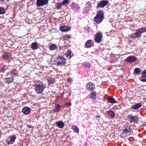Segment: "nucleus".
I'll return each instance as SVG.
<instances>
[{
    "mask_svg": "<svg viewBox=\"0 0 146 146\" xmlns=\"http://www.w3.org/2000/svg\"><path fill=\"white\" fill-rule=\"evenodd\" d=\"M108 3L109 2L108 1H101L100 3H98L97 6V7H100L103 8L108 4Z\"/></svg>",
    "mask_w": 146,
    "mask_h": 146,
    "instance_id": "obj_7",
    "label": "nucleus"
},
{
    "mask_svg": "<svg viewBox=\"0 0 146 146\" xmlns=\"http://www.w3.org/2000/svg\"><path fill=\"white\" fill-rule=\"evenodd\" d=\"M67 80L68 81L70 82L71 80V78H68L67 79Z\"/></svg>",
    "mask_w": 146,
    "mask_h": 146,
    "instance_id": "obj_41",
    "label": "nucleus"
},
{
    "mask_svg": "<svg viewBox=\"0 0 146 146\" xmlns=\"http://www.w3.org/2000/svg\"><path fill=\"white\" fill-rule=\"evenodd\" d=\"M104 18L103 12L100 10L98 11L96 16L94 17V20L97 23H100L102 22Z\"/></svg>",
    "mask_w": 146,
    "mask_h": 146,
    "instance_id": "obj_3",
    "label": "nucleus"
},
{
    "mask_svg": "<svg viewBox=\"0 0 146 146\" xmlns=\"http://www.w3.org/2000/svg\"><path fill=\"white\" fill-rule=\"evenodd\" d=\"M108 100L109 102L111 104L116 103L117 102L112 97H109L108 98Z\"/></svg>",
    "mask_w": 146,
    "mask_h": 146,
    "instance_id": "obj_18",
    "label": "nucleus"
},
{
    "mask_svg": "<svg viewBox=\"0 0 146 146\" xmlns=\"http://www.w3.org/2000/svg\"><path fill=\"white\" fill-rule=\"evenodd\" d=\"M72 128L74 131V132L77 133H78L79 131V130L78 127L76 126H73Z\"/></svg>",
    "mask_w": 146,
    "mask_h": 146,
    "instance_id": "obj_29",
    "label": "nucleus"
},
{
    "mask_svg": "<svg viewBox=\"0 0 146 146\" xmlns=\"http://www.w3.org/2000/svg\"><path fill=\"white\" fill-rule=\"evenodd\" d=\"M65 104L67 106H71V104L70 102H68L66 103Z\"/></svg>",
    "mask_w": 146,
    "mask_h": 146,
    "instance_id": "obj_39",
    "label": "nucleus"
},
{
    "mask_svg": "<svg viewBox=\"0 0 146 146\" xmlns=\"http://www.w3.org/2000/svg\"><path fill=\"white\" fill-rule=\"evenodd\" d=\"M140 80L143 82H146V70L143 71L141 74V76L140 78Z\"/></svg>",
    "mask_w": 146,
    "mask_h": 146,
    "instance_id": "obj_13",
    "label": "nucleus"
},
{
    "mask_svg": "<svg viewBox=\"0 0 146 146\" xmlns=\"http://www.w3.org/2000/svg\"><path fill=\"white\" fill-rule=\"evenodd\" d=\"M70 38V36L68 35H66L64 37V39L65 40H69V38Z\"/></svg>",
    "mask_w": 146,
    "mask_h": 146,
    "instance_id": "obj_38",
    "label": "nucleus"
},
{
    "mask_svg": "<svg viewBox=\"0 0 146 146\" xmlns=\"http://www.w3.org/2000/svg\"><path fill=\"white\" fill-rule=\"evenodd\" d=\"M70 29L69 27L67 26H65L60 28V30L62 32H67Z\"/></svg>",
    "mask_w": 146,
    "mask_h": 146,
    "instance_id": "obj_16",
    "label": "nucleus"
},
{
    "mask_svg": "<svg viewBox=\"0 0 146 146\" xmlns=\"http://www.w3.org/2000/svg\"><path fill=\"white\" fill-rule=\"evenodd\" d=\"M17 70L15 69H14L12 70H11L10 72L12 74H13L14 75H15L17 74Z\"/></svg>",
    "mask_w": 146,
    "mask_h": 146,
    "instance_id": "obj_33",
    "label": "nucleus"
},
{
    "mask_svg": "<svg viewBox=\"0 0 146 146\" xmlns=\"http://www.w3.org/2000/svg\"><path fill=\"white\" fill-rule=\"evenodd\" d=\"M108 114L112 118H114L115 116V114L114 112L112 111H107Z\"/></svg>",
    "mask_w": 146,
    "mask_h": 146,
    "instance_id": "obj_24",
    "label": "nucleus"
},
{
    "mask_svg": "<svg viewBox=\"0 0 146 146\" xmlns=\"http://www.w3.org/2000/svg\"><path fill=\"white\" fill-rule=\"evenodd\" d=\"M90 31V29H86L85 30V31H86V32H87V33H89Z\"/></svg>",
    "mask_w": 146,
    "mask_h": 146,
    "instance_id": "obj_40",
    "label": "nucleus"
},
{
    "mask_svg": "<svg viewBox=\"0 0 146 146\" xmlns=\"http://www.w3.org/2000/svg\"><path fill=\"white\" fill-rule=\"evenodd\" d=\"M62 5L61 3H57L56 6V8L58 9H59Z\"/></svg>",
    "mask_w": 146,
    "mask_h": 146,
    "instance_id": "obj_35",
    "label": "nucleus"
},
{
    "mask_svg": "<svg viewBox=\"0 0 146 146\" xmlns=\"http://www.w3.org/2000/svg\"><path fill=\"white\" fill-rule=\"evenodd\" d=\"M49 48L50 50H54L57 49V46L55 44H53L50 45Z\"/></svg>",
    "mask_w": 146,
    "mask_h": 146,
    "instance_id": "obj_23",
    "label": "nucleus"
},
{
    "mask_svg": "<svg viewBox=\"0 0 146 146\" xmlns=\"http://www.w3.org/2000/svg\"><path fill=\"white\" fill-rule=\"evenodd\" d=\"M91 40H88L85 43V46L87 48L90 47L92 46V45L91 42Z\"/></svg>",
    "mask_w": 146,
    "mask_h": 146,
    "instance_id": "obj_28",
    "label": "nucleus"
},
{
    "mask_svg": "<svg viewBox=\"0 0 146 146\" xmlns=\"http://www.w3.org/2000/svg\"><path fill=\"white\" fill-rule=\"evenodd\" d=\"M47 82L49 84H53L54 82V79L51 76H49L47 79Z\"/></svg>",
    "mask_w": 146,
    "mask_h": 146,
    "instance_id": "obj_19",
    "label": "nucleus"
},
{
    "mask_svg": "<svg viewBox=\"0 0 146 146\" xmlns=\"http://www.w3.org/2000/svg\"><path fill=\"white\" fill-rule=\"evenodd\" d=\"M146 31V27H142L137 30L136 32L132 34L131 37L133 38H136L140 37L141 34Z\"/></svg>",
    "mask_w": 146,
    "mask_h": 146,
    "instance_id": "obj_2",
    "label": "nucleus"
},
{
    "mask_svg": "<svg viewBox=\"0 0 146 146\" xmlns=\"http://www.w3.org/2000/svg\"><path fill=\"white\" fill-rule=\"evenodd\" d=\"M31 110L30 108L25 106L22 110V112L25 114H28L31 112Z\"/></svg>",
    "mask_w": 146,
    "mask_h": 146,
    "instance_id": "obj_10",
    "label": "nucleus"
},
{
    "mask_svg": "<svg viewBox=\"0 0 146 146\" xmlns=\"http://www.w3.org/2000/svg\"><path fill=\"white\" fill-rule=\"evenodd\" d=\"M142 104L140 103H138L135 104L131 106V108L134 110H136L140 108Z\"/></svg>",
    "mask_w": 146,
    "mask_h": 146,
    "instance_id": "obj_14",
    "label": "nucleus"
},
{
    "mask_svg": "<svg viewBox=\"0 0 146 146\" xmlns=\"http://www.w3.org/2000/svg\"><path fill=\"white\" fill-rule=\"evenodd\" d=\"M27 126H28V127L29 128L31 127L30 125H27Z\"/></svg>",
    "mask_w": 146,
    "mask_h": 146,
    "instance_id": "obj_43",
    "label": "nucleus"
},
{
    "mask_svg": "<svg viewBox=\"0 0 146 146\" xmlns=\"http://www.w3.org/2000/svg\"><path fill=\"white\" fill-rule=\"evenodd\" d=\"M61 106L59 104H57L55 106V108L53 109L54 112H58L59 111Z\"/></svg>",
    "mask_w": 146,
    "mask_h": 146,
    "instance_id": "obj_22",
    "label": "nucleus"
},
{
    "mask_svg": "<svg viewBox=\"0 0 146 146\" xmlns=\"http://www.w3.org/2000/svg\"><path fill=\"white\" fill-rule=\"evenodd\" d=\"M48 0H36V5L37 7H42L47 5Z\"/></svg>",
    "mask_w": 146,
    "mask_h": 146,
    "instance_id": "obj_6",
    "label": "nucleus"
},
{
    "mask_svg": "<svg viewBox=\"0 0 146 146\" xmlns=\"http://www.w3.org/2000/svg\"><path fill=\"white\" fill-rule=\"evenodd\" d=\"M6 68L5 66H4L2 68L1 70H0V73H1L3 72V73L6 70Z\"/></svg>",
    "mask_w": 146,
    "mask_h": 146,
    "instance_id": "obj_37",
    "label": "nucleus"
},
{
    "mask_svg": "<svg viewBox=\"0 0 146 146\" xmlns=\"http://www.w3.org/2000/svg\"><path fill=\"white\" fill-rule=\"evenodd\" d=\"M90 98L92 100H95L96 99V92H94L91 93Z\"/></svg>",
    "mask_w": 146,
    "mask_h": 146,
    "instance_id": "obj_26",
    "label": "nucleus"
},
{
    "mask_svg": "<svg viewBox=\"0 0 146 146\" xmlns=\"http://www.w3.org/2000/svg\"><path fill=\"white\" fill-rule=\"evenodd\" d=\"M58 60L60 59L61 60H64V61H66V59L63 57L61 56H59L57 57V58Z\"/></svg>",
    "mask_w": 146,
    "mask_h": 146,
    "instance_id": "obj_34",
    "label": "nucleus"
},
{
    "mask_svg": "<svg viewBox=\"0 0 146 146\" xmlns=\"http://www.w3.org/2000/svg\"><path fill=\"white\" fill-rule=\"evenodd\" d=\"M134 72L137 74H139L141 72V71L139 68H136L134 70Z\"/></svg>",
    "mask_w": 146,
    "mask_h": 146,
    "instance_id": "obj_31",
    "label": "nucleus"
},
{
    "mask_svg": "<svg viewBox=\"0 0 146 146\" xmlns=\"http://www.w3.org/2000/svg\"><path fill=\"white\" fill-rule=\"evenodd\" d=\"M56 64L58 66H62L65 64L66 63V61L64 60H59L55 61Z\"/></svg>",
    "mask_w": 146,
    "mask_h": 146,
    "instance_id": "obj_17",
    "label": "nucleus"
},
{
    "mask_svg": "<svg viewBox=\"0 0 146 146\" xmlns=\"http://www.w3.org/2000/svg\"><path fill=\"white\" fill-rule=\"evenodd\" d=\"M56 124L57 126L60 128H62L64 125V124L63 122L60 121H59L57 122Z\"/></svg>",
    "mask_w": 146,
    "mask_h": 146,
    "instance_id": "obj_27",
    "label": "nucleus"
},
{
    "mask_svg": "<svg viewBox=\"0 0 146 146\" xmlns=\"http://www.w3.org/2000/svg\"><path fill=\"white\" fill-rule=\"evenodd\" d=\"M132 129L129 126H127L125 127L122 132V134L124 137L127 136L131 133Z\"/></svg>",
    "mask_w": 146,
    "mask_h": 146,
    "instance_id": "obj_4",
    "label": "nucleus"
},
{
    "mask_svg": "<svg viewBox=\"0 0 146 146\" xmlns=\"http://www.w3.org/2000/svg\"><path fill=\"white\" fill-rule=\"evenodd\" d=\"M102 36V34L100 32L97 33L94 37L95 42L98 43H100L101 42Z\"/></svg>",
    "mask_w": 146,
    "mask_h": 146,
    "instance_id": "obj_5",
    "label": "nucleus"
},
{
    "mask_svg": "<svg viewBox=\"0 0 146 146\" xmlns=\"http://www.w3.org/2000/svg\"><path fill=\"white\" fill-rule=\"evenodd\" d=\"M137 58L135 56H130L128 57L126 59V61L128 62L133 63L136 61Z\"/></svg>",
    "mask_w": 146,
    "mask_h": 146,
    "instance_id": "obj_8",
    "label": "nucleus"
},
{
    "mask_svg": "<svg viewBox=\"0 0 146 146\" xmlns=\"http://www.w3.org/2000/svg\"><path fill=\"white\" fill-rule=\"evenodd\" d=\"M127 117L129 120V122L130 123H131L133 122H134L136 120V117L133 116L132 115H128Z\"/></svg>",
    "mask_w": 146,
    "mask_h": 146,
    "instance_id": "obj_11",
    "label": "nucleus"
},
{
    "mask_svg": "<svg viewBox=\"0 0 146 146\" xmlns=\"http://www.w3.org/2000/svg\"><path fill=\"white\" fill-rule=\"evenodd\" d=\"M145 108H146V106H145Z\"/></svg>",
    "mask_w": 146,
    "mask_h": 146,
    "instance_id": "obj_46",
    "label": "nucleus"
},
{
    "mask_svg": "<svg viewBox=\"0 0 146 146\" xmlns=\"http://www.w3.org/2000/svg\"><path fill=\"white\" fill-rule=\"evenodd\" d=\"M6 81L5 82L7 84H9L13 82V78H12L9 77L6 78H5Z\"/></svg>",
    "mask_w": 146,
    "mask_h": 146,
    "instance_id": "obj_25",
    "label": "nucleus"
},
{
    "mask_svg": "<svg viewBox=\"0 0 146 146\" xmlns=\"http://www.w3.org/2000/svg\"><path fill=\"white\" fill-rule=\"evenodd\" d=\"M71 52L70 51H69L68 52H67V53L66 54V55L67 57L70 58L71 57Z\"/></svg>",
    "mask_w": 146,
    "mask_h": 146,
    "instance_id": "obj_36",
    "label": "nucleus"
},
{
    "mask_svg": "<svg viewBox=\"0 0 146 146\" xmlns=\"http://www.w3.org/2000/svg\"><path fill=\"white\" fill-rule=\"evenodd\" d=\"M16 139L15 135H13L10 137V140H7V143L9 144H12L14 143Z\"/></svg>",
    "mask_w": 146,
    "mask_h": 146,
    "instance_id": "obj_12",
    "label": "nucleus"
},
{
    "mask_svg": "<svg viewBox=\"0 0 146 146\" xmlns=\"http://www.w3.org/2000/svg\"><path fill=\"white\" fill-rule=\"evenodd\" d=\"M38 47L36 42H33L31 44V48L33 50L37 49Z\"/></svg>",
    "mask_w": 146,
    "mask_h": 146,
    "instance_id": "obj_21",
    "label": "nucleus"
},
{
    "mask_svg": "<svg viewBox=\"0 0 146 146\" xmlns=\"http://www.w3.org/2000/svg\"><path fill=\"white\" fill-rule=\"evenodd\" d=\"M1 1H2V2H4V0H1Z\"/></svg>",
    "mask_w": 146,
    "mask_h": 146,
    "instance_id": "obj_44",
    "label": "nucleus"
},
{
    "mask_svg": "<svg viewBox=\"0 0 146 146\" xmlns=\"http://www.w3.org/2000/svg\"><path fill=\"white\" fill-rule=\"evenodd\" d=\"M35 89L36 93L40 94L42 93L46 86L41 82H37L35 84Z\"/></svg>",
    "mask_w": 146,
    "mask_h": 146,
    "instance_id": "obj_1",
    "label": "nucleus"
},
{
    "mask_svg": "<svg viewBox=\"0 0 146 146\" xmlns=\"http://www.w3.org/2000/svg\"><path fill=\"white\" fill-rule=\"evenodd\" d=\"M89 2H88V3L87 4H88V3H89Z\"/></svg>",
    "mask_w": 146,
    "mask_h": 146,
    "instance_id": "obj_45",
    "label": "nucleus"
},
{
    "mask_svg": "<svg viewBox=\"0 0 146 146\" xmlns=\"http://www.w3.org/2000/svg\"><path fill=\"white\" fill-rule=\"evenodd\" d=\"M6 12L5 9L3 7H0V15L4 14Z\"/></svg>",
    "mask_w": 146,
    "mask_h": 146,
    "instance_id": "obj_30",
    "label": "nucleus"
},
{
    "mask_svg": "<svg viewBox=\"0 0 146 146\" xmlns=\"http://www.w3.org/2000/svg\"><path fill=\"white\" fill-rule=\"evenodd\" d=\"M72 9L75 10H79L80 9V7L78 6V5L74 4V3H72L71 4V5Z\"/></svg>",
    "mask_w": 146,
    "mask_h": 146,
    "instance_id": "obj_15",
    "label": "nucleus"
},
{
    "mask_svg": "<svg viewBox=\"0 0 146 146\" xmlns=\"http://www.w3.org/2000/svg\"><path fill=\"white\" fill-rule=\"evenodd\" d=\"M9 56V53L7 52L3 53L2 56V57L5 60L8 59Z\"/></svg>",
    "mask_w": 146,
    "mask_h": 146,
    "instance_id": "obj_20",
    "label": "nucleus"
},
{
    "mask_svg": "<svg viewBox=\"0 0 146 146\" xmlns=\"http://www.w3.org/2000/svg\"><path fill=\"white\" fill-rule=\"evenodd\" d=\"M83 65L86 67L88 68H90V64L88 62H84L83 63Z\"/></svg>",
    "mask_w": 146,
    "mask_h": 146,
    "instance_id": "obj_32",
    "label": "nucleus"
},
{
    "mask_svg": "<svg viewBox=\"0 0 146 146\" xmlns=\"http://www.w3.org/2000/svg\"><path fill=\"white\" fill-rule=\"evenodd\" d=\"M87 90L89 91H92L94 90L95 88V85L92 83H87L86 85Z\"/></svg>",
    "mask_w": 146,
    "mask_h": 146,
    "instance_id": "obj_9",
    "label": "nucleus"
},
{
    "mask_svg": "<svg viewBox=\"0 0 146 146\" xmlns=\"http://www.w3.org/2000/svg\"><path fill=\"white\" fill-rule=\"evenodd\" d=\"M96 117L97 118H99L100 117V116H99L98 115H97L96 116Z\"/></svg>",
    "mask_w": 146,
    "mask_h": 146,
    "instance_id": "obj_42",
    "label": "nucleus"
}]
</instances>
